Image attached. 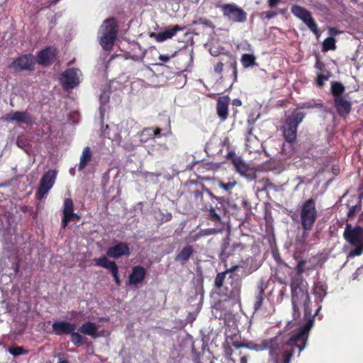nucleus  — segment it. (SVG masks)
Returning a JSON list of instances; mask_svg holds the SVG:
<instances>
[{
  "mask_svg": "<svg viewBox=\"0 0 363 363\" xmlns=\"http://www.w3.org/2000/svg\"><path fill=\"white\" fill-rule=\"evenodd\" d=\"M313 325V318H309L304 325L294 330L288 339L285 340L280 335L264 339L259 343H254L252 350L257 352L269 350L273 363H291L295 347L298 349V356L306 347Z\"/></svg>",
  "mask_w": 363,
  "mask_h": 363,
  "instance_id": "f257e3e1",
  "label": "nucleus"
},
{
  "mask_svg": "<svg viewBox=\"0 0 363 363\" xmlns=\"http://www.w3.org/2000/svg\"><path fill=\"white\" fill-rule=\"evenodd\" d=\"M306 261L301 259L298 261L295 270L296 276L291 279V302L294 311V316H299V308L304 306L307 308L309 302V295L306 289L302 274L304 272V267Z\"/></svg>",
  "mask_w": 363,
  "mask_h": 363,
  "instance_id": "f03ea898",
  "label": "nucleus"
},
{
  "mask_svg": "<svg viewBox=\"0 0 363 363\" xmlns=\"http://www.w3.org/2000/svg\"><path fill=\"white\" fill-rule=\"evenodd\" d=\"M185 194L187 198L193 201L201 209L208 208V205L204 202L203 194L208 197H213V194L205 187L204 184L199 181L191 180L184 184Z\"/></svg>",
  "mask_w": 363,
  "mask_h": 363,
  "instance_id": "7ed1b4c3",
  "label": "nucleus"
},
{
  "mask_svg": "<svg viewBox=\"0 0 363 363\" xmlns=\"http://www.w3.org/2000/svg\"><path fill=\"white\" fill-rule=\"evenodd\" d=\"M118 23L114 18L104 21L101 26L99 43L104 50L110 51L114 45L118 34Z\"/></svg>",
  "mask_w": 363,
  "mask_h": 363,
  "instance_id": "20e7f679",
  "label": "nucleus"
},
{
  "mask_svg": "<svg viewBox=\"0 0 363 363\" xmlns=\"http://www.w3.org/2000/svg\"><path fill=\"white\" fill-rule=\"evenodd\" d=\"M305 116L306 113L304 112L294 110L286 118L285 123L282 127L283 135L286 141L292 143L296 140L298 127L302 123Z\"/></svg>",
  "mask_w": 363,
  "mask_h": 363,
  "instance_id": "39448f33",
  "label": "nucleus"
},
{
  "mask_svg": "<svg viewBox=\"0 0 363 363\" xmlns=\"http://www.w3.org/2000/svg\"><path fill=\"white\" fill-rule=\"evenodd\" d=\"M242 283L240 279L235 277L234 274H230L225 277L222 286H215L218 293L225 296L228 299L239 301L240 297Z\"/></svg>",
  "mask_w": 363,
  "mask_h": 363,
  "instance_id": "423d86ee",
  "label": "nucleus"
},
{
  "mask_svg": "<svg viewBox=\"0 0 363 363\" xmlns=\"http://www.w3.org/2000/svg\"><path fill=\"white\" fill-rule=\"evenodd\" d=\"M299 216L301 226L304 228H309V225L314 226L318 217V211L314 199L310 198L302 203L300 206Z\"/></svg>",
  "mask_w": 363,
  "mask_h": 363,
  "instance_id": "0eeeda50",
  "label": "nucleus"
},
{
  "mask_svg": "<svg viewBox=\"0 0 363 363\" xmlns=\"http://www.w3.org/2000/svg\"><path fill=\"white\" fill-rule=\"evenodd\" d=\"M291 11L296 17L301 20L307 26L308 29L317 38L320 36L318 26L308 10L299 5H294L291 9Z\"/></svg>",
  "mask_w": 363,
  "mask_h": 363,
  "instance_id": "6e6552de",
  "label": "nucleus"
},
{
  "mask_svg": "<svg viewBox=\"0 0 363 363\" xmlns=\"http://www.w3.org/2000/svg\"><path fill=\"white\" fill-rule=\"evenodd\" d=\"M35 58L32 54H24L15 58L9 65V68L16 72L21 71H33Z\"/></svg>",
  "mask_w": 363,
  "mask_h": 363,
  "instance_id": "1a4fd4ad",
  "label": "nucleus"
},
{
  "mask_svg": "<svg viewBox=\"0 0 363 363\" xmlns=\"http://www.w3.org/2000/svg\"><path fill=\"white\" fill-rule=\"evenodd\" d=\"M81 72L77 68H68L61 74L60 78V84L64 89H72L77 86L79 83Z\"/></svg>",
  "mask_w": 363,
  "mask_h": 363,
  "instance_id": "9d476101",
  "label": "nucleus"
},
{
  "mask_svg": "<svg viewBox=\"0 0 363 363\" xmlns=\"http://www.w3.org/2000/svg\"><path fill=\"white\" fill-rule=\"evenodd\" d=\"M223 14L228 20L243 23L247 20V13L235 4H225L220 6Z\"/></svg>",
  "mask_w": 363,
  "mask_h": 363,
  "instance_id": "9b49d317",
  "label": "nucleus"
},
{
  "mask_svg": "<svg viewBox=\"0 0 363 363\" xmlns=\"http://www.w3.org/2000/svg\"><path fill=\"white\" fill-rule=\"evenodd\" d=\"M57 177L55 170H49L42 177L40 186L36 191L35 196L38 199H43L54 185Z\"/></svg>",
  "mask_w": 363,
  "mask_h": 363,
  "instance_id": "f8f14e48",
  "label": "nucleus"
},
{
  "mask_svg": "<svg viewBox=\"0 0 363 363\" xmlns=\"http://www.w3.org/2000/svg\"><path fill=\"white\" fill-rule=\"evenodd\" d=\"M57 50L55 47H46L38 52L35 62L43 67L50 66L57 60Z\"/></svg>",
  "mask_w": 363,
  "mask_h": 363,
  "instance_id": "ddd939ff",
  "label": "nucleus"
},
{
  "mask_svg": "<svg viewBox=\"0 0 363 363\" xmlns=\"http://www.w3.org/2000/svg\"><path fill=\"white\" fill-rule=\"evenodd\" d=\"M62 214L61 222L62 229H65L69 222H77L80 220V216L74 212V203L72 199L70 198H66L64 200Z\"/></svg>",
  "mask_w": 363,
  "mask_h": 363,
  "instance_id": "4468645a",
  "label": "nucleus"
},
{
  "mask_svg": "<svg viewBox=\"0 0 363 363\" xmlns=\"http://www.w3.org/2000/svg\"><path fill=\"white\" fill-rule=\"evenodd\" d=\"M343 236L350 245H356L363 242V228L359 225L352 228L350 224H347Z\"/></svg>",
  "mask_w": 363,
  "mask_h": 363,
  "instance_id": "2eb2a0df",
  "label": "nucleus"
},
{
  "mask_svg": "<svg viewBox=\"0 0 363 363\" xmlns=\"http://www.w3.org/2000/svg\"><path fill=\"white\" fill-rule=\"evenodd\" d=\"M233 164L236 171L247 179L252 180L256 178L255 170L246 164L240 157H235L233 159Z\"/></svg>",
  "mask_w": 363,
  "mask_h": 363,
  "instance_id": "dca6fc26",
  "label": "nucleus"
},
{
  "mask_svg": "<svg viewBox=\"0 0 363 363\" xmlns=\"http://www.w3.org/2000/svg\"><path fill=\"white\" fill-rule=\"evenodd\" d=\"M5 119L8 121H15L18 123L32 125L34 122L31 114L27 111H11L6 115Z\"/></svg>",
  "mask_w": 363,
  "mask_h": 363,
  "instance_id": "f3484780",
  "label": "nucleus"
},
{
  "mask_svg": "<svg viewBox=\"0 0 363 363\" xmlns=\"http://www.w3.org/2000/svg\"><path fill=\"white\" fill-rule=\"evenodd\" d=\"M337 113L342 118H346L351 112L352 102L346 96L333 99Z\"/></svg>",
  "mask_w": 363,
  "mask_h": 363,
  "instance_id": "a211bd4d",
  "label": "nucleus"
},
{
  "mask_svg": "<svg viewBox=\"0 0 363 363\" xmlns=\"http://www.w3.org/2000/svg\"><path fill=\"white\" fill-rule=\"evenodd\" d=\"M146 269L140 266H135L132 268V271L128 276V284L138 286L142 284L146 276Z\"/></svg>",
  "mask_w": 363,
  "mask_h": 363,
  "instance_id": "6ab92c4d",
  "label": "nucleus"
},
{
  "mask_svg": "<svg viewBox=\"0 0 363 363\" xmlns=\"http://www.w3.org/2000/svg\"><path fill=\"white\" fill-rule=\"evenodd\" d=\"M130 253L128 244L120 242L116 245L108 248L106 255L111 258L117 259L122 256H128Z\"/></svg>",
  "mask_w": 363,
  "mask_h": 363,
  "instance_id": "aec40b11",
  "label": "nucleus"
},
{
  "mask_svg": "<svg viewBox=\"0 0 363 363\" xmlns=\"http://www.w3.org/2000/svg\"><path fill=\"white\" fill-rule=\"evenodd\" d=\"M267 286L263 280H260L257 283L253 304L255 312H258L262 309L263 302L266 298L264 292Z\"/></svg>",
  "mask_w": 363,
  "mask_h": 363,
  "instance_id": "412c9836",
  "label": "nucleus"
},
{
  "mask_svg": "<svg viewBox=\"0 0 363 363\" xmlns=\"http://www.w3.org/2000/svg\"><path fill=\"white\" fill-rule=\"evenodd\" d=\"M53 332L57 335L70 334L76 329V324L68 321H57L52 325Z\"/></svg>",
  "mask_w": 363,
  "mask_h": 363,
  "instance_id": "4be33fe9",
  "label": "nucleus"
},
{
  "mask_svg": "<svg viewBox=\"0 0 363 363\" xmlns=\"http://www.w3.org/2000/svg\"><path fill=\"white\" fill-rule=\"evenodd\" d=\"M244 246L240 242H235L230 246L229 242H225L222 245L220 257L222 258H228L230 256L234 255L235 252H241Z\"/></svg>",
  "mask_w": 363,
  "mask_h": 363,
  "instance_id": "5701e85b",
  "label": "nucleus"
},
{
  "mask_svg": "<svg viewBox=\"0 0 363 363\" xmlns=\"http://www.w3.org/2000/svg\"><path fill=\"white\" fill-rule=\"evenodd\" d=\"M229 101L228 96L220 97L217 101V114L222 121H225L228 116Z\"/></svg>",
  "mask_w": 363,
  "mask_h": 363,
  "instance_id": "b1692460",
  "label": "nucleus"
},
{
  "mask_svg": "<svg viewBox=\"0 0 363 363\" xmlns=\"http://www.w3.org/2000/svg\"><path fill=\"white\" fill-rule=\"evenodd\" d=\"M161 129L160 128H145L139 134V140L141 143H145L155 138L161 136Z\"/></svg>",
  "mask_w": 363,
  "mask_h": 363,
  "instance_id": "393cba45",
  "label": "nucleus"
},
{
  "mask_svg": "<svg viewBox=\"0 0 363 363\" xmlns=\"http://www.w3.org/2000/svg\"><path fill=\"white\" fill-rule=\"evenodd\" d=\"M99 328V325L95 323L87 321L79 328L78 331L82 334L89 335L95 339L99 336L97 333Z\"/></svg>",
  "mask_w": 363,
  "mask_h": 363,
  "instance_id": "a878e982",
  "label": "nucleus"
},
{
  "mask_svg": "<svg viewBox=\"0 0 363 363\" xmlns=\"http://www.w3.org/2000/svg\"><path fill=\"white\" fill-rule=\"evenodd\" d=\"M94 262L96 265L108 269L111 274L118 272V267L116 263L114 261L108 259L106 256L95 258Z\"/></svg>",
  "mask_w": 363,
  "mask_h": 363,
  "instance_id": "bb28decb",
  "label": "nucleus"
},
{
  "mask_svg": "<svg viewBox=\"0 0 363 363\" xmlns=\"http://www.w3.org/2000/svg\"><path fill=\"white\" fill-rule=\"evenodd\" d=\"M242 267V264H235L229 269H226L223 272L218 273L214 280V286L218 287L222 286L228 274H233L236 270Z\"/></svg>",
  "mask_w": 363,
  "mask_h": 363,
  "instance_id": "cd10ccee",
  "label": "nucleus"
},
{
  "mask_svg": "<svg viewBox=\"0 0 363 363\" xmlns=\"http://www.w3.org/2000/svg\"><path fill=\"white\" fill-rule=\"evenodd\" d=\"M180 30H182V28L177 25L172 28L155 33L154 34V36L157 42H162L167 39L172 38Z\"/></svg>",
  "mask_w": 363,
  "mask_h": 363,
  "instance_id": "c85d7f7f",
  "label": "nucleus"
},
{
  "mask_svg": "<svg viewBox=\"0 0 363 363\" xmlns=\"http://www.w3.org/2000/svg\"><path fill=\"white\" fill-rule=\"evenodd\" d=\"M92 158V152L89 147H86L82 151L80 157V162L78 165V170L82 171L90 162Z\"/></svg>",
  "mask_w": 363,
  "mask_h": 363,
  "instance_id": "c756f323",
  "label": "nucleus"
},
{
  "mask_svg": "<svg viewBox=\"0 0 363 363\" xmlns=\"http://www.w3.org/2000/svg\"><path fill=\"white\" fill-rule=\"evenodd\" d=\"M330 91L333 96V99H335L344 96L343 94L345 91V88L341 82H333L331 83Z\"/></svg>",
  "mask_w": 363,
  "mask_h": 363,
  "instance_id": "7c9ffc66",
  "label": "nucleus"
},
{
  "mask_svg": "<svg viewBox=\"0 0 363 363\" xmlns=\"http://www.w3.org/2000/svg\"><path fill=\"white\" fill-rule=\"evenodd\" d=\"M326 289L327 286L325 282L318 281L314 284L313 286V294L320 298L321 300L326 295Z\"/></svg>",
  "mask_w": 363,
  "mask_h": 363,
  "instance_id": "2f4dec72",
  "label": "nucleus"
},
{
  "mask_svg": "<svg viewBox=\"0 0 363 363\" xmlns=\"http://www.w3.org/2000/svg\"><path fill=\"white\" fill-rule=\"evenodd\" d=\"M255 259L252 257H249L246 259H242L239 264H242L243 267L242 268L247 269V274H252L255 272L257 267L254 265Z\"/></svg>",
  "mask_w": 363,
  "mask_h": 363,
  "instance_id": "473e14b6",
  "label": "nucleus"
},
{
  "mask_svg": "<svg viewBox=\"0 0 363 363\" xmlns=\"http://www.w3.org/2000/svg\"><path fill=\"white\" fill-rule=\"evenodd\" d=\"M69 335H71V342L77 347L81 346L87 340V338L82 336L79 332L73 331Z\"/></svg>",
  "mask_w": 363,
  "mask_h": 363,
  "instance_id": "72a5a7b5",
  "label": "nucleus"
},
{
  "mask_svg": "<svg viewBox=\"0 0 363 363\" xmlns=\"http://www.w3.org/2000/svg\"><path fill=\"white\" fill-rule=\"evenodd\" d=\"M322 45L323 52L335 50L336 49L335 39L333 37H328L324 40Z\"/></svg>",
  "mask_w": 363,
  "mask_h": 363,
  "instance_id": "f704fd0d",
  "label": "nucleus"
},
{
  "mask_svg": "<svg viewBox=\"0 0 363 363\" xmlns=\"http://www.w3.org/2000/svg\"><path fill=\"white\" fill-rule=\"evenodd\" d=\"M255 57L252 54H243L241 57V62L245 68H247L255 64Z\"/></svg>",
  "mask_w": 363,
  "mask_h": 363,
  "instance_id": "c9c22d12",
  "label": "nucleus"
},
{
  "mask_svg": "<svg viewBox=\"0 0 363 363\" xmlns=\"http://www.w3.org/2000/svg\"><path fill=\"white\" fill-rule=\"evenodd\" d=\"M309 228H304L301 226L302 233L301 235L296 237V242L301 245H305L306 243L307 238L308 237V233L313 228L314 226L309 225Z\"/></svg>",
  "mask_w": 363,
  "mask_h": 363,
  "instance_id": "e433bc0d",
  "label": "nucleus"
},
{
  "mask_svg": "<svg viewBox=\"0 0 363 363\" xmlns=\"http://www.w3.org/2000/svg\"><path fill=\"white\" fill-rule=\"evenodd\" d=\"M9 352L14 357L26 354L28 353V350H25L23 347L19 346L10 347L9 349Z\"/></svg>",
  "mask_w": 363,
  "mask_h": 363,
  "instance_id": "4c0bfd02",
  "label": "nucleus"
},
{
  "mask_svg": "<svg viewBox=\"0 0 363 363\" xmlns=\"http://www.w3.org/2000/svg\"><path fill=\"white\" fill-rule=\"evenodd\" d=\"M194 252L193 247L190 245L183 247V264L190 258Z\"/></svg>",
  "mask_w": 363,
  "mask_h": 363,
  "instance_id": "58836bf2",
  "label": "nucleus"
},
{
  "mask_svg": "<svg viewBox=\"0 0 363 363\" xmlns=\"http://www.w3.org/2000/svg\"><path fill=\"white\" fill-rule=\"evenodd\" d=\"M315 104L313 101H306L300 103L297 105V107L294 110H298V111H301L303 109H311L315 107Z\"/></svg>",
  "mask_w": 363,
  "mask_h": 363,
  "instance_id": "ea45409f",
  "label": "nucleus"
},
{
  "mask_svg": "<svg viewBox=\"0 0 363 363\" xmlns=\"http://www.w3.org/2000/svg\"><path fill=\"white\" fill-rule=\"evenodd\" d=\"M328 74H320L317 76L315 83L318 87H322L325 84V82L330 77L329 72H327Z\"/></svg>",
  "mask_w": 363,
  "mask_h": 363,
  "instance_id": "a19ab883",
  "label": "nucleus"
},
{
  "mask_svg": "<svg viewBox=\"0 0 363 363\" xmlns=\"http://www.w3.org/2000/svg\"><path fill=\"white\" fill-rule=\"evenodd\" d=\"M355 248L350 251V255L351 256H359L363 252V242H360L356 245H352Z\"/></svg>",
  "mask_w": 363,
  "mask_h": 363,
  "instance_id": "79ce46f5",
  "label": "nucleus"
},
{
  "mask_svg": "<svg viewBox=\"0 0 363 363\" xmlns=\"http://www.w3.org/2000/svg\"><path fill=\"white\" fill-rule=\"evenodd\" d=\"M208 218L215 222H219L220 221V216L216 212V210L211 206L209 211H208Z\"/></svg>",
  "mask_w": 363,
  "mask_h": 363,
  "instance_id": "37998d69",
  "label": "nucleus"
},
{
  "mask_svg": "<svg viewBox=\"0 0 363 363\" xmlns=\"http://www.w3.org/2000/svg\"><path fill=\"white\" fill-rule=\"evenodd\" d=\"M277 12L272 11H263L260 13L259 16L262 20H269L277 16Z\"/></svg>",
  "mask_w": 363,
  "mask_h": 363,
  "instance_id": "c03bdc74",
  "label": "nucleus"
},
{
  "mask_svg": "<svg viewBox=\"0 0 363 363\" xmlns=\"http://www.w3.org/2000/svg\"><path fill=\"white\" fill-rule=\"evenodd\" d=\"M230 67L233 69V76L235 77V81L237 80L238 76V69H237V62L235 57H231L230 60Z\"/></svg>",
  "mask_w": 363,
  "mask_h": 363,
  "instance_id": "a18cd8bd",
  "label": "nucleus"
},
{
  "mask_svg": "<svg viewBox=\"0 0 363 363\" xmlns=\"http://www.w3.org/2000/svg\"><path fill=\"white\" fill-rule=\"evenodd\" d=\"M360 210H361L360 205L352 206L350 208V209L347 212V216L349 218H352V217L354 216Z\"/></svg>",
  "mask_w": 363,
  "mask_h": 363,
  "instance_id": "49530a36",
  "label": "nucleus"
},
{
  "mask_svg": "<svg viewBox=\"0 0 363 363\" xmlns=\"http://www.w3.org/2000/svg\"><path fill=\"white\" fill-rule=\"evenodd\" d=\"M233 354V350L229 345L223 347V355L225 359H230Z\"/></svg>",
  "mask_w": 363,
  "mask_h": 363,
  "instance_id": "de8ad7c7",
  "label": "nucleus"
},
{
  "mask_svg": "<svg viewBox=\"0 0 363 363\" xmlns=\"http://www.w3.org/2000/svg\"><path fill=\"white\" fill-rule=\"evenodd\" d=\"M235 182L224 183L223 182H219L218 183L219 186L225 191L231 190L235 186Z\"/></svg>",
  "mask_w": 363,
  "mask_h": 363,
  "instance_id": "09e8293b",
  "label": "nucleus"
},
{
  "mask_svg": "<svg viewBox=\"0 0 363 363\" xmlns=\"http://www.w3.org/2000/svg\"><path fill=\"white\" fill-rule=\"evenodd\" d=\"M177 52L178 51H175L171 55H160L159 59L162 62H167L170 58L174 57Z\"/></svg>",
  "mask_w": 363,
  "mask_h": 363,
  "instance_id": "8fccbe9b",
  "label": "nucleus"
},
{
  "mask_svg": "<svg viewBox=\"0 0 363 363\" xmlns=\"http://www.w3.org/2000/svg\"><path fill=\"white\" fill-rule=\"evenodd\" d=\"M223 70V63L221 62H218L214 67L215 72L221 74Z\"/></svg>",
  "mask_w": 363,
  "mask_h": 363,
  "instance_id": "3c124183",
  "label": "nucleus"
},
{
  "mask_svg": "<svg viewBox=\"0 0 363 363\" xmlns=\"http://www.w3.org/2000/svg\"><path fill=\"white\" fill-rule=\"evenodd\" d=\"M99 100L101 104H105L108 101L109 96L106 92H104L100 95Z\"/></svg>",
  "mask_w": 363,
  "mask_h": 363,
  "instance_id": "603ef678",
  "label": "nucleus"
},
{
  "mask_svg": "<svg viewBox=\"0 0 363 363\" xmlns=\"http://www.w3.org/2000/svg\"><path fill=\"white\" fill-rule=\"evenodd\" d=\"M359 199V202H362L363 199V181L358 186Z\"/></svg>",
  "mask_w": 363,
  "mask_h": 363,
  "instance_id": "864d4df0",
  "label": "nucleus"
},
{
  "mask_svg": "<svg viewBox=\"0 0 363 363\" xmlns=\"http://www.w3.org/2000/svg\"><path fill=\"white\" fill-rule=\"evenodd\" d=\"M112 276L114 279L116 286H121V281L119 278L118 272H116V274L115 273L112 274Z\"/></svg>",
  "mask_w": 363,
  "mask_h": 363,
  "instance_id": "5fc2aeb1",
  "label": "nucleus"
},
{
  "mask_svg": "<svg viewBox=\"0 0 363 363\" xmlns=\"http://www.w3.org/2000/svg\"><path fill=\"white\" fill-rule=\"evenodd\" d=\"M196 315L195 313H189L186 317V322L191 323L196 319Z\"/></svg>",
  "mask_w": 363,
  "mask_h": 363,
  "instance_id": "6e6d98bb",
  "label": "nucleus"
},
{
  "mask_svg": "<svg viewBox=\"0 0 363 363\" xmlns=\"http://www.w3.org/2000/svg\"><path fill=\"white\" fill-rule=\"evenodd\" d=\"M281 0H268V6L270 8H274L280 2Z\"/></svg>",
  "mask_w": 363,
  "mask_h": 363,
  "instance_id": "4d7b16f0",
  "label": "nucleus"
},
{
  "mask_svg": "<svg viewBox=\"0 0 363 363\" xmlns=\"http://www.w3.org/2000/svg\"><path fill=\"white\" fill-rule=\"evenodd\" d=\"M340 33V31L339 30H337L336 28H334V27L329 28V33L331 35H336L339 34Z\"/></svg>",
  "mask_w": 363,
  "mask_h": 363,
  "instance_id": "13d9d810",
  "label": "nucleus"
},
{
  "mask_svg": "<svg viewBox=\"0 0 363 363\" xmlns=\"http://www.w3.org/2000/svg\"><path fill=\"white\" fill-rule=\"evenodd\" d=\"M188 343H189L190 346L191 347V350H192V352H194L195 350H194V345H193V343L191 342V340H189L187 339L184 340L183 341V347H186Z\"/></svg>",
  "mask_w": 363,
  "mask_h": 363,
  "instance_id": "bf43d9fd",
  "label": "nucleus"
},
{
  "mask_svg": "<svg viewBox=\"0 0 363 363\" xmlns=\"http://www.w3.org/2000/svg\"><path fill=\"white\" fill-rule=\"evenodd\" d=\"M254 343L255 342H249L246 343L245 345H244V347L247 348V349L252 350Z\"/></svg>",
  "mask_w": 363,
  "mask_h": 363,
  "instance_id": "052dcab7",
  "label": "nucleus"
},
{
  "mask_svg": "<svg viewBox=\"0 0 363 363\" xmlns=\"http://www.w3.org/2000/svg\"><path fill=\"white\" fill-rule=\"evenodd\" d=\"M60 0H51L50 2H49V5L48 7H51L52 6H55L56 5Z\"/></svg>",
  "mask_w": 363,
  "mask_h": 363,
  "instance_id": "680f3d73",
  "label": "nucleus"
},
{
  "mask_svg": "<svg viewBox=\"0 0 363 363\" xmlns=\"http://www.w3.org/2000/svg\"><path fill=\"white\" fill-rule=\"evenodd\" d=\"M247 361H248V356H242L240 358V363H247Z\"/></svg>",
  "mask_w": 363,
  "mask_h": 363,
  "instance_id": "e2e57ef3",
  "label": "nucleus"
},
{
  "mask_svg": "<svg viewBox=\"0 0 363 363\" xmlns=\"http://www.w3.org/2000/svg\"><path fill=\"white\" fill-rule=\"evenodd\" d=\"M324 67L323 63L320 62V61H318L315 64V67L318 68L320 69H322V68Z\"/></svg>",
  "mask_w": 363,
  "mask_h": 363,
  "instance_id": "0e129e2a",
  "label": "nucleus"
},
{
  "mask_svg": "<svg viewBox=\"0 0 363 363\" xmlns=\"http://www.w3.org/2000/svg\"><path fill=\"white\" fill-rule=\"evenodd\" d=\"M14 265L15 266L13 267V269H14L15 273L17 274L19 272V264H18V262H16V263H15Z\"/></svg>",
  "mask_w": 363,
  "mask_h": 363,
  "instance_id": "69168bd1",
  "label": "nucleus"
},
{
  "mask_svg": "<svg viewBox=\"0 0 363 363\" xmlns=\"http://www.w3.org/2000/svg\"><path fill=\"white\" fill-rule=\"evenodd\" d=\"M233 346L236 348H240L242 347H244V345L243 344H241V343H238V342H233Z\"/></svg>",
  "mask_w": 363,
  "mask_h": 363,
  "instance_id": "338daca9",
  "label": "nucleus"
},
{
  "mask_svg": "<svg viewBox=\"0 0 363 363\" xmlns=\"http://www.w3.org/2000/svg\"><path fill=\"white\" fill-rule=\"evenodd\" d=\"M58 363H69V362L67 359H62V358H60Z\"/></svg>",
  "mask_w": 363,
  "mask_h": 363,
  "instance_id": "774afa93",
  "label": "nucleus"
}]
</instances>
